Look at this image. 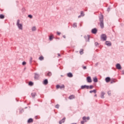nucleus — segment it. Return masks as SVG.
I'll return each instance as SVG.
<instances>
[{
  "instance_id": "1",
  "label": "nucleus",
  "mask_w": 124,
  "mask_h": 124,
  "mask_svg": "<svg viewBox=\"0 0 124 124\" xmlns=\"http://www.w3.org/2000/svg\"><path fill=\"white\" fill-rule=\"evenodd\" d=\"M16 25L18 27V28H19V30H23V26L21 24H20V20H17V23H16Z\"/></svg>"
},
{
  "instance_id": "2",
  "label": "nucleus",
  "mask_w": 124,
  "mask_h": 124,
  "mask_svg": "<svg viewBox=\"0 0 124 124\" xmlns=\"http://www.w3.org/2000/svg\"><path fill=\"white\" fill-rule=\"evenodd\" d=\"M100 27L102 28H103L104 27V24L103 23V16H101V18H100Z\"/></svg>"
},
{
  "instance_id": "3",
  "label": "nucleus",
  "mask_w": 124,
  "mask_h": 124,
  "mask_svg": "<svg viewBox=\"0 0 124 124\" xmlns=\"http://www.w3.org/2000/svg\"><path fill=\"white\" fill-rule=\"evenodd\" d=\"M101 38L104 41H106V40L107 39V36L105 34H102L101 36Z\"/></svg>"
},
{
  "instance_id": "4",
  "label": "nucleus",
  "mask_w": 124,
  "mask_h": 124,
  "mask_svg": "<svg viewBox=\"0 0 124 124\" xmlns=\"http://www.w3.org/2000/svg\"><path fill=\"white\" fill-rule=\"evenodd\" d=\"M56 88L57 89H65V86H64V85H62V86L57 85L56 86Z\"/></svg>"
},
{
  "instance_id": "5",
  "label": "nucleus",
  "mask_w": 124,
  "mask_h": 124,
  "mask_svg": "<svg viewBox=\"0 0 124 124\" xmlns=\"http://www.w3.org/2000/svg\"><path fill=\"white\" fill-rule=\"evenodd\" d=\"M90 88V86H88V85H83V86H81V88L83 90L84 89H89Z\"/></svg>"
},
{
  "instance_id": "6",
  "label": "nucleus",
  "mask_w": 124,
  "mask_h": 124,
  "mask_svg": "<svg viewBox=\"0 0 124 124\" xmlns=\"http://www.w3.org/2000/svg\"><path fill=\"white\" fill-rule=\"evenodd\" d=\"M66 118H63L61 121H59V124H62V123H64L65 121Z\"/></svg>"
},
{
  "instance_id": "7",
  "label": "nucleus",
  "mask_w": 124,
  "mask_h": 124,
  "mask_svg": "<svg viewBox=\"0 0 124 124\" xmlns=\"http://www.w3.org/2000/svg\"><path fill=\"white\" fill-rule=\"evenodd\" d=\"M85 38L86 39V42L90 41V36L89 35H86L85 36Z\"/></svg>"
},
{
  "instance_id": "8",
  "label": "nucleus",
  "mask_w": 124,
  "mask_h": 124,
  "mask_svg": "<svg viewBox=\"0 0 124 124\" xmlns=\"http://www.w3.org/2000/svg\"><path fill=\"white\" fill-rule=\"evenodd\" d=\"M116 66L117 69H122V66L119 63L117 64Z\"/></svg>"
},
{
  "instance_id": "9",
  "label": "nucleus",
  "mask_w": 124,
  "mask_h": 124,
  "mask_svg": "<svg viewBox=\"0 0 124 124\" xmlns=\"http://www.w3.org/2000/svg\"><path fill=\"white\" fill-rule=\"evenodd\" d=\"M48 83V79H46L43 81L44 85H47Z\"/></svg>"
},
{
  "instance_id": "10",
  "label": "nucleus",
  "mask_w": 124,
  "mask_h": 124,
  "mask_svg": "<svg viewBox=\"0 0 124 124\" xmlns=\"http://www.w3.org/2000/svg\"><path fill=\"white\" fill-rule=\"evenodd\" d=\"M75 98V96L74 95H71L69 97L70 100H72Z\"/></svg>"
},
{
  "instance_id": "11",
  "label": "nucleus",
  "mask_w": 124,
  "mask_h": 124,
  "mask_svg": "<svg viewBox=\"0 0 124 124\" xmlns=\"http://www.w3.org/2000/svg\"><path fill=\"white\" fill-rule=\"evenodd\" d=\"M92 33L95 34L97 32V30L96 29H93L92 31Z\"/></svg>"
},
{
  "instance_id": "12",
  "label": "nucleus",
  "mask_w": 124,
  "mask_h": 124,
  "mask_svg": "<svg viewBox=\"0 0 124 124\" xmlns=\"http://www.w3.org/2000/svg\"><path fill=\"white\" fill-rule=\"evenodd\" d=\"M68 77L72 78L73 77V75L71 73H69L67 74Z\"/></svg>"
},
{
  "instance_id": "13",
  "label": "nucleus",
  "mask_w": 124,
  "mask_h": 124,
  "mask_svg": "<svg viewBox=\"0 0 124 124\" xmlns=\"http://www.w3.org/2000/svg\"><path fill=\"white\" fill-rule=\"evenodd\" d=\"M33 120L31 118L29 119L28 121V123L29 124L32 123H33Z\"/></svg>"
},
{
  "instance_id": "14",
  "label": "nucleus",
  "mask_w": 124,
  "mask_h": 124,
  "mask_svg": "<svg viewBox=\"0 0 124 124\" xmlns=\"http://www.w3.org/2000/svg\"><path fill=\"white\" fill-rule=\"evenodd\" d=\"M106 44L108 46H111V45H112V44L109 41H106Z\"/></svg>"
},
{
  "instance_id": "15",
  "label": "nucleus",
  "mask_w": 124,
  "mask_h": 124,
  "mask_svg": "<svg viewBox=\"0 0 124 124\" xmlns=\"http://www.w3.org/2000/svg\"><path fill=\"white\" fill-rule=\"evenodd\" d=\"M83 120L84 121L89 120H90V117H83Z\"/></svg>"
},
{
  "instance_id": "16",
  "label": "nucleus",
  "mask_w": 124,
  "mask_h": 124,
  "mask_svg": "<svg viewBox=\"0 0 124 124\" xmlns=\"http://www.w3.org/2000/svg\"><path fill=\"white\" fill-rule=\"evenodd\" d=\"M104 94H105V93L104 92H102L101 93V98L103 99L104 98Z\"/></svg>"
},
{
  "instance_id": "17",
  "label": "nucleus",
  "mask_w": 124,
  "mask_h": 124,
  "mask_svg": "<svg viewBox=\"0 0 124 124\" xmlns=\"http://www.w3.org/2000/svg\"><path fill=\"white\" fill-rule=\"evenodd\" d=\"M87 81L88 83H92V79L91 78H87Z\"/></svg>"
},
{
  "instance_id": "18",
  "label": "nucleus",
  "mask_w": 124,
  "mask_h": 124,
  "mask_svg": "<svg viewBox=\"0 0 124 124\" xmlns=\"http://www.w3.org/2000/svg\"><path fill=\"white\" fill-rule=\"evenodd\" d=\"M111 81V79L110 78H106V82L107 83H108V82H110Z\"/></svg>"
},
{
  "instance_id": "19",
  "label": "nucleus",
  "mask_w": 124,
  "mask_h": 124,
  "mask_svg": "<svg viewBox=\"0 0 124 124\" xmlns=\"http://www.w3.org/2000/svg\"><path fill=\"white\" fill-rule=\"evenodd\" d=\"M90 93H96V90H94L92 91H90Z\"/></svg>"
},
{
  "instance_id": "20",
  "label": "nucleus",
  "mask_w": 124,
  "mask_h": 124,
  "mask_svg": "<svg viewBox=\"0 0 124 124\" xmlns=\"http://www.w3.org/2000/svg\"><path fill=\"white\" fill-rule=\"evenodd\" d=\"M39 60H40V61H43L44 60V57L43 56H41L39 57Z\"/></svg>"
},
{
  "instance_id": "21",
  "label": "nucleus",
  "mask_w": 124,
  "mask_h": 124,
  "mask_svg": "<svg viewBox=\"0 0 124 124\" xmlns=\"http://www.w3.org/2000/svg\"><path fill=\"white\" fill-rule=\"evenodd\" d=\"M53 39V35H51L49 37V40L50 41L52 40Z\"/></svg>"
},
{
  "instance_id": "22",
  "label": "nucleus",
  "mask_w": 124,
  "mask_h": 124,
  "mask_svg": "<svg viewBox=\"0 0 124 124\" xmlns=\"http://www.w3.org/2000/svg\"><path fill=\"white\" fill-rule=\"evenodd\" d=\"M29 86H33V83L32 82H31V81H30L29 82Z\"/></svg>"
},
{
  "instance_id": "23",
  "label": "nucleus",
  "mask_w": 124,
  "mask_h": 124,
  "mask_svg": "<svg viewBox=\"0 0 124 124\" xmlns=\"http://www.w3.org/2000/svg\"><path fill=\"white\" fill-rule=\"evenodd\" d=\"M35 95H36V93H31V96L32 97H35Z\"/></svg>"
},
{
  "instance_id": "24",
  "label": "nucleus",
  "mask_w": 124,
  "mask_h": 124,
  "mask_svg": "<svg viewBox=\"0 0 124 124\" xmlns=\"http://www.w3.org/2000/svg\"><path fill=\"white\" fill-rule=\"evenodd\" d=\"M83 51H84V50L82 49H81L80 50V52H79L80 54L81 55L83 54V53H84Z\"/></svg>"
},
{
  "instance_id": "25",
  "label": "nucleus",
  "mask_w": 124,
  "mask_h": 124,
  "mask_svg": "<svg viewBox=\"0 0 124 124\" xmlns=\"http://www.w3.org/2000/svg\"><path fill=\"white\" fill-rule=\"evenodd\" d=\"M0 19H3V18H4V15H0Z\"/></svg>"
},
{
  "instance_id": "26",
  "label": "nucleus",
  "mask_w": 124,
  "mask_h": 124,
  "mask_svg": "<svg viewBox=\"0 0 124 124\" xmlns=\"http://www.w3.org/2000/svg\"><path fill=\"white\" fill-rule=\"evenodd\" d=\"M51 75H52V73L51 72H48L47 74V76L50 77V76H51Z\"/></svg>"
},
{
  "instance_id": "27",
  "label": "nucleus",
  "mask_w": 124,
  "mask_h": 124,
  "mask_svg": "<svg viewBox=\"0 0 124 124\" xmlns=\"http://www.w3.org/2000/svg\"><path fill=\"white\" fill-rule=\"evenodd\" d=\"M36 28L35 27H33L32 28V31H36Z\"/></svg>"
},
{
  "instance_id": "28",
  "label": "nucleus",
  "mask_w": 124,
  "mask_h": 124,
  "mask_svg": "<svg viewBox=\"0 0 124 124\" xmlns=\"http://www.w3.org/2000/svg\"><path fill=\"white\" fill-rule=\"evenodd\" d=\"M59 107H60V105H59V104H57V105H56L55 106V108H56L59 109Z\"/></svg>"
},
{
  "instance_id": "29",
  "label": "nucleus",
  "mask_w": 124,
  "mask_h": 124,
  "mask_svg": "<svg viewBox=\"0 0 124 124\" xmlns=\"http://www.w3.org/2000/svg\"><path fill=\"white\" fill-rule=\"evenodd\" d=\"M73 26H74V27H77V24H76V23L74 24Z\"/></svg>"
},
{
  "instance_id": "30",
  "label": "nucleus",
  "mask_w": 124,
  "mask_h": 124,
  "mask_svg": "<svg viewBox=\"0 0 124 124\" xmlns=\"http://www.w3.org/2000/svg\"><path fill=\"white\" fill-rule=\"evenodd\" d=\"M81 16H84L83 12H81Z\"/></svg>"
},
{
  "instance_id": "31",
  "label": "nucleus",
  "mask_w": 124,
  "mask_h": 124,
  "mask_svg": "<svg viewBox=\"0 0 124 124\" xmlns=\"http://www.w3.org/2000/svg\"><path fill=\"white\" fill-rule=\"evenodd\" d=\"M28 17L30 18H32V15H29Z\"/></svg>"
},
{
  "instance_id": "32",
  "label": "nucleus",
  "mask_w": 124,
  "mask_h": 124,
  "mask_svg": "<svg viewBox=\"0 0 124 124\" xmlns=\"http://www.w3.org/2000/svg\"><path fill=\"white\" fill-rule=\"evenodd\" d=\"M25 64H26V62H22V65H25Z\"/></svg>"
},
{
  "instance_id": "33",
  "label": "nucleus",
  "mask_w": 124,
  "mask_h": 124,
  "mask_svg": "<svg viewBox=\"0 0 124 124\" xmlns=\"http://www.w3.org/2000/svg\"><path fill=\"white\" fill-rule=\"evenodd\" d=\"M94 82H97V78H94Z\"/></svg>"
},
{
  "instance_id": "34",
  "label": "nucleus",
  "mask_w": 124,
  "mask_h": 124,
  "mask_svg": "<svg viewBox=\"0 0 124 124\" xmlns=\"http://www.w3.org/2000/svg\"><path fill=\"white\" fill-rule=\"evenodd\" d=\"M35 77H39V75L37 74H35Z\"/></svg>"
},
{
  "instance_id": "35",
  "label": "nucleus",
  "mask_w": 124,
  "mask_h": 124,
  "mask_svg": "<svg viewBox=\"0 0 124 124\" xmlns=\"http://www.w3.org/2000/svg\"><path fill=\"white\" fill-rule=\"evenodd\" d=\"M32 58H30V62H32Z\"/></svg>"
},
{
  "instance_id": "36",
  "label": "nucleus",
  "mask_w": 124,
  "mask_h": 124,
  "mask_svg": "<svg viewBox=\"0 0 124 124\" xmlns=\"http://www.w3.org/2000/svg\"><path fill=\"white\" fill-rule=\"evenodd\" d=\"M108 95H110V94H111V92H108Z\"/></svg>"
},
{
  "instance_id": "37",
  "label": "nucleus",
  "mask_w": 124,
  "mask_h": 124,
  "mask_svg": "<svg viewBox=\"0 0 124 124\" xmlns=\"http://www.w3.org/2000/svg\"><path fill=\"white\" fill-rule=\"evenodd\" d=\"M93 86L91 85V86H90V89H93Z\"/></svg>"
},
{
  "instance_id": "38",
  "label": "nucleus",
  "mask_w": 124,
  "mask_h": 124,
  "mask_svg": "<svg viewBox=\"0 0 124 124\" xmlns=\"http://www.w3.org/2000/svg\"><path fill=\"white\" fill-rule=\"evenodd\" d=\"M84 123H85V122H84V121H81V124H84Z\"/></svg>"
},
{
  "instance_id": "39",
  "label": "nucleus",
  "mask_w": 124,
  "mask_h": 124,
  "mask_svg": "<svg viewBox=\"0 0 124 124\" xmlns=\"http://www.w3.org/2000/svg\"><path fill=\"white\" fill-rule=\"evenodd\" d=\"M83 69H87V67L86 66H84L83 67Z\"/></svg>"
},
{
  "instance_id": "40",
  "label": "nucleus",
  "mask_w": 124,
  "mask_h": 124,
  "mask_svg": "<svg viewBox=\"0 0 124 124\" xmlns=\"http://www.w3.org/2000/svg\"><path fill=\"white\" fill-rule=\"evenodd\" d=\"M57 34H58V35H60V34H61V32H57Z\"/></svg>"
},
{
  "instance_id": "41",
  "label": "nucleus",
  "mask_w": 124,
  "mask_h": 124,
  "mask_svg": "<svg viewBox=\"0 0 124 124\" xmlns=\"http://www.w3.org/2000/svg\"><path fill=\"white\" fill-rule=\"evenodd\" d=\"M108 11H110V8H108Z\"/></svg>"
},
{
  "instance_id": "42",
  "label": "nucleus",
  "mask_w": 124,
  "mask_h": 124,
  "mask_svg": "<svg viewBox=\"0 0 124 124\" xmlns=\"http://www.w3.org/2000/svg\"><path fill=\"white\" fill-rule=\"evenodd\" d=\"M63 37L64 38H66V36H65V35H63Z\"/></svg>"
},
{
  "instance_id": "43",
  "label": "nucleus",
  "mask_w": 124,
  "mask_h": 124,
  "mask_svg": "<svg viewBox=\"0 0 124 124\" xmlns=\"http://www.w3.org/2000/svg\"><path fill=\"white\" fill-rule=\"evenodd\" d=\"M95 45L96 46V45H98V43H95Z\"/></svg>"
},
{
  "instance_id": "44",
  "label": "nucleus",
  "mask_w": 124,
  "mask_h": 124,
  "mask_svg": "<svg viewBox=\"0 0 124 124\" xmlns=\"http://www.w3.org/2000/svg\"><path fill=\"white\" fill-rule=\"evenodd\" d=\"M58 56H59V57H60L61 56V55H60V54H58Z\"/></svg>"
},
{
  "instance_id": "45",
  "label": "nucleus",
  "mask_w": 124,
  "mask_h": 124,
  "mask_svg": "<svg viewBox=\"0 0 124 124\" xmlns=\"http://www.w3.org/2000/svg\"><path fill=\"white\" fill-rule=\"evenodd\" d=\"M94 96L96 97V96H97V95H96V94H95L94 95Z\"/></svg>"
},
{
  "instance_id": "46",
  "label": "nucleus",
  "mask_w": 124,
  "mask_h": 124,
  "mask_svg": "<svg viewBox=\"0 0 124 124\" xmlns=\"http://www.w3.org/2000/svg\"><path fill=\"white\" fill-rule=\"evenodd\" d=\"M81 15L78 16V17H79V18L81 17Z\"/></svg>"
},
{
  "instance_id": "47",
  "label": "nucleus",
  "mask_w": 124,
  "mask_h": 124,
  "mask_svg": "<svg viewBox=\"0 0 124 124\" xmlns=\"http://www.w3.org/2000/svg\"><path fill=\"white\" fill-rule=\"evenodd\" d=\"M87 78H91V77H87Z\"/></svg>"
},
{
  "instance_id": "48",
  "label": "nucleus",
  "mask_w": 124,
  "mask_h": 124,
  "mask_svg": "<svg viewBox=\"0 0 124 124\" xmlns=\"http://www.w3.org/2000/svg\"><path fill=\"white\" fill-rule=\"evenodd\" d=\"M71 124H77V123H72Z\"/></svg>"
},
{
  "instance_id": "49",
  "label": "nucleus",
  "mask_w": 124,
  "mask_h": 124,
  "mask_svg": "<svg viewBox=\"0 0 124 124\" xmlns=\"http://www.w3.org/2000/svg\"><path fill=\"white\" fill-rule=\"evenodd\" d=\"M112 83H113V81H111V84H112Z\"/></svg>"
},
{
  "instance_id": "50",
  "label": "nucleus",
  "mask_w": 124,
  "mask_h": 124,
  "mask_svg": "<svg viewBox=\"0 0 124 124\" xmlns=\"http://www.w3.org/2000/svg\"><path fill=\"white\" fill-rule=\"evenodd\" d=\"M107 78H109V77H107Z\"/></svg>"
}]
</instances>
